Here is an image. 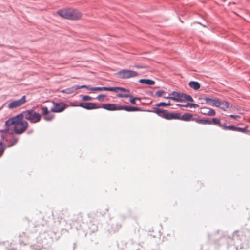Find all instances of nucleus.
<instances>
[{
  "label": "nucleus",
  "mask_w": 250,
  "mask_h": 250,
  "mask_svg": "<svg viewBox=\"0 0 250 250\" xmlns=\"http://www.w3.org/2000/svg\"><path fill=\"white\" fill-rule=\"evenodd\" d=\"M250 238V231L245 229L242 231H236L233 235V240L234 241L236 250L247 249L249 247V239Z\"/></svg>",
  "instance_id": "obj_1"
},
{
  "label": "nucleus",
  "mask_w": 250,
  "mask_h": 250,
  "mask_svg": "<svg viewBox=\"0 0 250 250\" xmlns=\"http://www.w3.org/2000/svg\"><path fill=\"white\" fill-rule=\"evenodd\" d=\"M57 14L63 18L72 20H78L82 16L78 10L72 8L60 9Z\"/></svg>",
  "instance_id": "obj_2"
},
{
  "label": "nucleus",
  "mask_w": 250,
  "mask_h": 250,
  "mask_svg": "<svg viewBox=\"0 0 250 250\" xmlns=\"http://www.w3.org/2000/svg\"><path fill=\"white\" fill-rule=\"evenodd\" d=\"M19 115L21 120L25 118L32 123H38L41 120V115L33 109L24 111Z\"/></svg>",
  "instance_id": "obj_3"
},
{
  "label": "nucleus",
  "mask_w": 250,
  "mask_h": 250,
  "mask_svg": "<svg viewBox=\"0 0 250 250\" xmlns=\"http://www.w3.org/2000/svg\"><path fill=\"white\" fill-rule=\"evenodd\" d=\"M21 116H20L19 114L13 117L8 120H7L5 123V126L7 127L6 128L1 130H0V132L2 133V134L1 135V137L2 138H4L6 134L9 132V130L8 128V127L12 125H15L16 123L18 122V121L21 120Z\"/></svg>",
  "instance_id": "obj_4"
},
{
  "label": "nucleus",
  "mask_w": 250,
  "mask_h": 250,
  "mask_svg": "<svg viewBox=\"0 0 250 250\" xmlns=\"http://www.w3.org/2000/svg\"><path fill=\"white\" fill-rule=\"evenodd\" d=\"M116 75L120 79H128L136 77L138 73L137 72L128 69H122L117 72Z\"/></svg>",
  "instance_id": "obj_5"
},
{
  "label": "nucleus",
  "mask_w": 250,
  "mask_h": 250,
  "mask_svg": "<svg viewBox=\"0 0 250 250\" xmlns=\"http://www.w3.org/2000/svg\"><path fill=\"white\" fill-rule=\"evenodd\" d=\"M28 124L27 122L20 120L14 126V131L17 134H21L24 132L27 128Z\"/></svg>",
  "instance_id": "obj_6"
},
{
  "label": "nucleus",
  "mask_w": 250,
  "mask_h": 250,
  "mask_svg": "<svg viewBox=\"0 0 250 250\" xmlns=\"http://www.w3.org/2000/svg\"><path fill=\"white\" fill-rule=\"evenodd\" d=\"M154 112L159 116L164 118L167 120H172L174 118L175 113H169L166 110H163L161 108L156 109Z\"/></svg>",
  "instance_id": "obj_7"
},
{
  "label": "nucleus",
  "mask_w": 250,
  "mask_h": 250,
  "mask_svg": "<svg viewBox=\"0 0 250 250\" xmlns=\"http://www.w3.org/2000/svg\"><path fill=\"white\" fill-rule=\"evenodd\" d=\"M174 119L181 120L184 121H196V118H194L193 115L190 113H185L181 116L179 113H175Z\"/></svg>",
  "instance_id": "obj_8"
},
{
  "label": "nucleus",
  "mask_w": 250,
  "mask_h": 250,
  "mask_svg": "<svg viewBox=\"0 0 250 250\" xmlns=\"http://www.w3.org/2000/svg\"><path fill=\"white\" fill-rule=\"evenodd\" d=\"M26 101V96H23L21 99L11 102L8 104L9 109H13L22 105Z\"/></svg>",
  "instance_id": "obj_9"
},
{
  "label": "nucleus",
  "mask_w": 250,
  "mask_h": 250,
  "mask_svg": "<svg viewBox=\"0 0 250 250\" xmlns=\"http://www.w3.org/2000/svg\"><path fill=\"white\" fill-rule=\"evenodd\" d=\"M76 106H80L86 110L96 109L101 108L100 106H97L94 103H80Z\"/></svg>",
  "instance_id": "obj_10"
},
{
  "label": "nucleus",
  "mask_w": 250,
  "mask_h": 250,
  "mask_svg": "<svg viewBox=\"0 0 250 250\" xmlns=\"http://www.w3.org/2000/svg\"><path fill=\"white\" fill-rule=\"evenodd\" d=\"M66 108V104L63 103H54L51 107V111L53 112L58 113L63 111Z\"/></svg>",
  "instance_id": "obj_11"
},
{
  "label": "nucleus",
  "mask_w": 250,
  "mask_h": 250,
  "mask_svg": "<svg viewBox=\"0 0 250 250\" xmlns=\"http://www.w3.org/2000/svg\"><path fill=\"white\" fill-rule=\"evenodd\" d=\"M172 96L169 98V99L172 100L175 102H184V93H180L176 91H172L171 94Z\"/></svg>",
  "instance_id": "obj_12"
},
{
  "label": "nucleus",
  "mask_w": 250,
  "mask_h": 250,
  "mask_svg": "<svg viewBox=\"0 0 250 250\" xmlns=\"http://www.w3.org/2000/svg\"><path fill=\"white\" fill-rule=\"evenodd\" d=\"M117 96L119 98H131L129 102L132 104H136V100L140 101L141 99V98L140 97H132V96L129 94L119 93L117 95Z\"/></svg>",
  "instance_id": "obj_13"
},
{
  "label": "nucleus",
  "mask_w": 250,
  "mask_h": 250,
  "mask_svg": "<svg viewBox=\"0 0 250 250\" xmlns=\"http://www.w3.org/2000/svg\"><path fill=\"white\" fill-rule=\"evenodd\" d=\"M100 106L101 108H103L109 111L120 110V109H119V106H117L115 104H102V105Z\"/></svg>",
  "instance_id": "obj_14"
},
{
  "label": "nucleus",
  "mask_w": 250,
  "mask_h": 250,
  "mask_svg": "<svg viewBox=\"0 0 250 250\" xmlns=\"http://www.w3.org/2000/svg\"><path fill=\"white\" fill-rule=\"evenodd\" d=\"M71 220H72V223L73 225H76V227L77 228L76 224H80L81 225L83 221V217L81 214H77L74 215Z\"/></svg>",
  "instance_id": "obj_15"
},
{
  "label": "nucleus",
  "mask_w": 250,
  "mask_h": 250,
  "mask_svg": "<svg viewBox=\"0 0 250 250\" xmlns=\"http://www.w3.org/2000/svg\"><path fill=\"white\" fill-rule=\"evenodd\" d=\"M119 109L124 110L128 112H133V111H142V110L139 107H134V106H119Z\"/></svg>",
  "instance_id": "obj_16"
},
{
  "label": "nucleus",
  "mask_w": 250,
  "mask_h": 250,
  "mask_svg": "<svg viewBox=\"0 0 250 250\" xmlns=\"http://www.w3.org/2000/svg\"><path fill=\"white\" fill-rule=\"evenodd\" d=\"M226 127L228 128V130L235 131H239V132H241L243 133H247V132H250V131H249L247 129L246 127L242 128V127H236L233 125H228V127Z\"/></svg>",
  "instance_id": "obj_17"
},
{
  "label": "nucleus",
  "mask_w": 250,
  "mask_h": 250,
  "mask_svg": "<svg viewBox=\"0 0 250 250\" xmlns=\"http://www.w3.org/2000/svg\"><path fill=\"white\" fill-rule=\"evenodd\" d=\"M189 86L195 90H197L200 88V84L197 81H190L188 83Z\"/></svg>",
  "instance_id": "obj_18"
},
{
  "label": "nucleus",
  "mask_w": 250,
  "mask_h": 250,
  "mask_svg": "<svg viewBox=\"0 0 250 250\" xmlns=\"http://www.w3.org/2000/svg\"><path fill=\"white\" fill-rule=\"evenodd\" d=\"M139 82L141 83L146 84L148 85H152L155 83L154 81L148 79H141L139 80Z\"/></svg>",
  "instance_id": "obj_19"
},
{
  "label": "nucleus",
  "mask_w": 250,
  "mask_h": 250,
  "mask_svg": "<svg viewBox=\"0 0 250 250\" xmlns=\"http://www.w3.org/2000/svg\"><path fill=\"white\" fill-rule=\"evenodd\" d=\"M229 104L228 102L220 100L218 107L225 111L229 108Z\"/></svg>",
  "instance_id": "obj_20"
},
{
  "label": "nucleus",
  "mask_w": 250,
  "mask_h": 250,
  "mask_svg": "<svg viewBox=\"0 0 250 250\" xmlns=\"http://www.w3.org/2000/svg\"><path fill=\"white\" fill-rule=\"evenodd\" d=\"M77 85H73L70 87L66 88L63 90V92L66 94H69L73 93L76 90H78Z\"/></svg>",
  "instance_id": "obj_21"
},
{
  "label": "nucleus",
  "mask_w": 250,
  "mask_h": 250,
  "mask_svg": "<svg viewBox=\"0 0 250 250\" xmlns=\"http://www.w3.org/2000/svg\"><path fill=\"white\" fill-rule=\"evenodd\" d=\"M196 122L199 124L203 125H210L211 124V121L210 120L204 119H197Z\"/></svg>",
  "instance_id": "obj_22"
},
{
  "label": "nucleus",
  "mask_w": 250,
  "mask_h": 250,
  "mask_svg": "<svg viewBox=\"0 0 250 250\" xmlns=\"http://www.w3.org/2000/svg\"><path fill=\"white\" fill-rule=\"evenodd\" d=\"M118 90L126 92L127 93L126 94H128L130 92V90L128 89H126L121 87H112V91L117 92Z\"/></svg>",
  "instance_id": "obj_23"
},
{
  "label": "nucleus",
  "mask_w": 250,
  "mask_h": 250,
  "mask_svg": "<svg viewBox=\"0 0 250 250\" xmlns=\"http://www.w3.org/2000/svg\"><path fill=\"white\" fill-rule=\"evenodd\" d=\"M93 89L95 91H112V87H95Z\"/></svg>",
  "instance_id": "obj_24"
},
{
  "label": "nucleus",
  "mask_w": 250,
  "mask_h": 250,
  "mask_svg": "<svg viewBox=\"0 0 250 250\" xmlns=\"http://www.w3.org/2000/svg\"><path fill=\"white\" fill-rule=\"evenodd\" d=\"M177 106H179V107H193V108H197V107H199V105L196 104H193V103H188L186 104L185 105H182V104H177Z\"/></svg>",
  "instance_id": "obj_25"
},
{
  "label": "nucleus",
  "mask_w": 250,
  "mask_h": 250,
  "mask_svg": "<svg viewBox=\"0 0 250 250\" xmlns=\"http://www.w3.org/2000/svg\"><path fill=\"white\" fill-rule=\"evenodd\" d=\"M53 118L54 115L52 114H49V113L44 116V119L46 121H50Z\"/></svg>",
  "instance_id": "obj_26"
},
{
  "label": "nucleus",
  "mask_w": 250,
  "mask_h": 250,
  "mask_svg": "<svg viewBox=\"0 0 250 250\" xmlns=\"http://www.w3.org/2000/svg\"><path fill=\"white\" fill-rule=\"evenodd\" d=\"M220 100L218 98L214 99L213 100V102L212 103V105L213 106L218 107L219 104H220Z\"/></svg>",
  "instance_id": "obj_27"
},
{
  "label": "nucleus",
  "mask_w": 250,
  "mask_h": 250,
  "mask_svg": "<svg viewBox=\"0 0 250 250\" xmlns=\"http://www.w3.org/2000/svg\"><path fill=\"white\" fill-rule=\"evenodd\" d=\"M41 110L42 111V114L44 116L49 113L48 108L46 106H41Z\"/></svg>",
  "instance_id": "obj_28"
},
{
  "label": "nucleus",
  "mask_w": 250,
  "mask_h": 250,
  "mask_svg": "<svg viewBox=\"0 0 250 250\" xmlns=\"http://www.w3.org/2000/svg\"><path fill=\"white\" fill-rule=\"evenodd\" d=\"M211 124H213L214 125H217L218 126L219 125H221V123H220V121L219 119L215 118H213L211 120Z\"/></svg>",
  "instance_id": "obj_29"
},
{
  "label": "nucleus",
  "mask_w": 250,
  "mask_h": 250,
  "mask_svg": "<svg viewBox=\"0 0 250 250\" xmlns=\"http://www.w3.org/2000/svg\"><path fill=\"white\" fill-rule=\"evenodd\" d=\"M183 99H184V101H185V100H188V101H190V102H193V99L192 98V97L190 95H188V94H185V93H184V95Z\"/></svg>",
  "instance_id": "obj_30"
},
{
  "label": "nucleus",
  "mask_w": 250,
  "mask_h": 250,
  "mask_svg": "<svg viewBox=\"0 0 250 250\" xmlns=\"http://www.w3.org/2000/svg\"><path fill=\"white\" fill-rule=\"evenodd\" d=\"M156 105L158 107L160 106H168L171 105V103L170 102L168 103H166L165 102H160L159 103H158Z\"/></svg>",
  "instance_id": "obj_31"
},
{
  "label": "nucleus",
  "mask_w": 250,
  "mask_h": 250,
  "mask_svg": "<svg viewBox=\"0 0 250 250\" xmlns=\"http://www.w3.org/2000/svg\"><path fill=\"white\" fill-rule=\"evenodd\" d=\"M204 114H207L209 116H214L215 115L216 113L214 109H209L207 112L204 113Z\"/></svg>",
  "instance_id": "obj_32"
},
{
  "label": "nucleus",
  "mask_w": 250,
  "mask_h": 250,
  "mask_svg": "<svg viewBox=\"0 0 250 250\" xmlns=\"http://www.w3.org/2000/svg\"><path fill=\"white\" fill-rule=\"evenodd\" d=\"M94 98H92L88 95L83 96L82 97V100L83 101H90L94 99Z\"/></svg>",
  "instance_id": "obj_33"
},
{
  "label": "nucleus",
  "mask_w": 250,
  "mask_h": 250,
  "mask_svg": "<svg viewBox=\"0 0 250 250\" xmlns=\"http://www.w3.org/2000/svg\"><path fill=\"white\" fill-rule=\"evenodd\" d=\"M106 96L105 94H100L96 98L99 101H103L104 98Z\"/></svg>",
  "instance_id": "obj_34"
},
{
  "label": "nucleus",
  "mask_w": 250,
  "mask_h": 250,
  "mask_svg": "<svg viewBox=\"0 0 250 250\" xmlns=\"http://www.w3.org/2000/svg\"><path fill=\"white\" fill-rule=\"evenodd\" d=\"M205 100L206 102V103L208 104H212V103L213 102V100L214 99H212L209 97H205Z\"/></svg>",
  "instance_id": "obj_35"
},
{
  "label": "nucleus",
  "mask_w": 250,
  "mask_h": 250,
  "mask_svg": "<svg viewBox=\"0 0 250 250\" xmlns=\"http://www.w3.org/2000/svg\"><path fill=\"white\" fill-rule=\"evenodd\" d=\"M164 93V91L159 90L156 92L155 95L157 97H161L162 96V94Z\"/></svg>",
  "instance_id": "obj_36"
},
{
  "label": "nucleus",
  "mask_w": 250,
  "mask_h": 250,
  "mask_svg": "<svg viewBox=\"0 0 250 250\" xmlns=\"http://www.w3.org/2000/svg\"><path fill=\"white\" fill-rule=\"evenodd\" d=\"M219 126L223 127V128L224 130H228V128L226 127H228V126L226 125L225 123L223 124H221V125H219Z\"/></svg>",
  "instance_id": "obj_37"
},
{
  "label": "nucleus",
  "mask_w": 250,
  "mask_h": 250,
  "mask_svg": "<svg viewBox=\"0 0 250 250\" xmlns=\"http://www.w3.org/2000/svg\"><path fill=\"white\" fill-rule=\"evenodd\" d=\"M229 117L232 118H233V119H237V118H239L240 117V116L239 115H233V114L230 115Z\"/></svg>",
  "instance_id": "obj_38"
},
{
  "label": "nucleus",
  "mask_w": 250,
  "mask_h": 250,
  "mask_svg": "<svg viewBox=\"0 0 250 250\" xmlns=\"http://www.w3.org/2000/svg\"><path fill=\"white\" fill-rule=\"evenodd\" d=\"M78 89H81V88H86L87 85H77Z\"/></svg>",
  "instance_id": "obj_39"
},
{
  "label": "nucleus",
  "mask_w": 250,
  "mask_h": 250,
  "mask_svg": "<svg viewBox=\"0 0 250 250\" xmlns=\"http://www.w3.org/2000/svg\"><path fill=\"white\" fill-rule=\"evenodd\" d=\"M4 148L2 147H0V157L2 156L4 152Z\"/></svg>",
  "instance_id": "obj_40"
},
{
  "label": "nucleus",
  "mask_w": 250,
  "mask_h": 250,
  "mask_svg": "<svg viewBox=\"0 0 250 250\" xmlns=\"http://www.w3.org/2000/svg\"><path fill=\"white\" fill-rule=\"evenodd\" d=\"M95 87H91L90 86V85H87V87H86V89H88V90H92V91H95L94 90L92 89L94 88Z\"/></svg>",
  "instance_id": "obj_41"
},
{
  "label": "nucleus",
  "mask_w": 250,
  "mask_h": 250,
  "mask_svg": "<svg viewBox=\"0 0 250 250\" xmlns=\"http://www.w3.org/2000/svg\"><path fill=\"white\" fill-rule=\"evenodd\" d=\"M121 227V225H117V229H113L112 231H114V232H115L116 231H117L119 229H120Z\"/></svg>",
  "instance_id": "obj_42"
},
{
  "label": "nucleus",
  "mask_w": 250,
  "mask_h": 250,
  "mask_svg": "<svg viewBox=\"0 0 250 250\" xmlns=\"http://www.w3.org/2000/svg\"><path fill=\"white\" fill-rule=\"evenodd\" d=\"M136 68H143V67L140 66V65H135V66Z\"/></svg>",
  "instance_id": "obj_43"
},
{
  "label": "nucleus",
  "mask_w": 250,
  "mask_h": 250,
  "mask_svg": "<svg viewBox=\"0 0 250 250\" xmlns=\"http://www.w3.org/2000/svg\"><path fill=\"white\" fill-rule=\"evenodd\" d=\"M164 97L165 98H166V99H169V98H171V96H167V97L164 96Z\"/></svg>",
  "instance_id": "obj_44"
},
{
  "label": "nucleus",
  "mask_w": 250,
  "mask_h": 250,
  "mask_svg": "<svg viewBox=\"0 0 250 250\" xmlns=\"http://www.w3.org/2000/svg\"><path fill=\"white\" fill-rule=\"evenodd\" d=\"M3 143L1 141L0 142V146H1L2 145Z\"/></svg>",
  "instance_id": "obj_45"
},
{
  "label": "nucleus",
  "mask_w": 250,
  "mask_h": 250,
  "mask_svg": "<svg viewBox=\"0 0 250 250\" xmlns=\"http://www.w3.org/2000/svg\"><path fill=\"white\" fill-rule=\"evenodd\" d=\"M17 142V140L16 139H15L14 140V143H16Z\"/></svg>",
  "instance_id": "obj_46"
},
{
  "label": "nucleus",
  "mask_w": 250,
  "mask_h": 250,
  "mask_svg": "<svg viewBox=\"0 0 250 250\" xmlns=\"http://www.w3.org/2000/svg\"><path fill=\"white\" fill-rule=\"evenodd\" d=\"M12 146V145H9L8 146H9V147H10V146Z\"/></svg>",
  "instance_id": "obj_47"
},
{
  "label": "nucleus",
  "mask_w": 250,
  "mask_h": 250,
  "mask_svg": "<svg viewBox=\"0 0 250 250\" xmlns=\"http://www.w3.org/2000/svg\"><path fill=\"white\" fill-rule=\"evenodd\" d=\"M199 24H201V25H202L201 23H200V22H198Z\"/></svg>",
  "instance_id": "obj_48"
},
{
  "label": "nucleus",
  "mask_w": 250,
  "mask_h": 250,
  "mask_svg": "<svg viewBox=\"0 0 250 250\" xmlns=\"http://www.w3.org/2000/svg\"><path fill=\"white\" fill-rule=\"evenodd\" d=\"M249 121L250 123V118L249 119Z\"/></svg>",
  "instance_id": "obj_49"
},
{
  "label": "nucleus",
  "mask_w": 250,
  "mask_h": 250,
  "mask_svg": "<svg viewBox=\"0 0 250 250\" xmlns=\"http://www.w3.org/2000/svg\"><path fill=\"white\" fill-rule=\"evenodd\" d=\"M10 250H14V249H10Z\"/></svg>",
  "instance_id": "obj_50"
}]
</instances>
